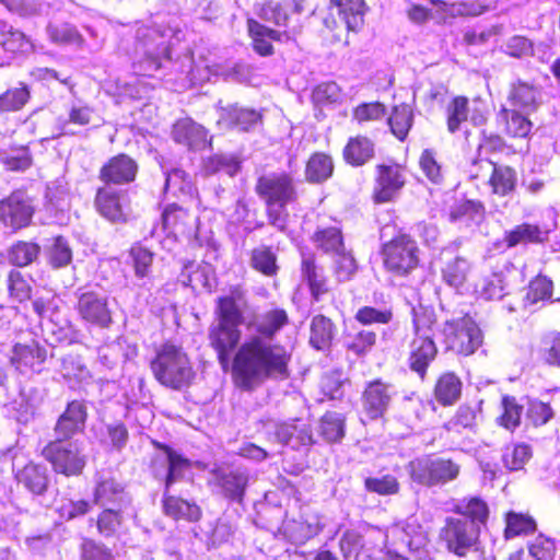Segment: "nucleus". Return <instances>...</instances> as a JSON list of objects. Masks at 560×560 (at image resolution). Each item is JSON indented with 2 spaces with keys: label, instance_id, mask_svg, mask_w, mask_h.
I'll use <instances>...</instances> for the list:
<instances>
[{
  "label": "nucleus",
  "instance_id": "34",
  "mask_svg": "<svg viewBox=\"0 0 560 560\" xmlns=\"http://www.w3.org/2000/svg\"><path fill=\"white\" fill-rule=\"evenodd\" d=\"M548 240V232L538 224L523 222L503 233L502 243L508 248L518 245L540 244Z\"/></svg>",
  "mask_w": 560,
  "mask_h": 560
},
{
  "label": "nucleus",
  "instance_id": "3",
  "mask_svg": "<svg viewBox=\"0 0 560 560\" xmlns=\"http://www.w3.org/2000/svg\"><path fill=\"white\" fill-rule=\"evenodd\" d=\"M436 316L424 307L412 308V336L407 341L406 364L410 373L421 382L429 378L432 365L439 357L435 341Z\"/></svg>",
  "mask_w": 560,
  "mask_h": 560
},
{
  "label": "nucleus",
  "instance_id": "13",
  "mask_svg": "<svg viewBox=\"0 0 560 560\" xmlns=\"http://www.w3.org/2000/svg\"><path fill=\"white\" fill-rule=\"evenodd\" d=\"M93 502L100 506H114L128 509L131 505V497L126 491L125 485L119 481L114 471L98 470L94 477Z\"/></svg>",
  "mask_w": 560,
  "mask_h": 560
},
{
  "label": "nucleus",
  "instance_id": "61",
  "mask_svg": "<svg viewBox=\"0 0 560 560\" xmlns=\"http://www.w3.org/2000/svg\"><path fill=\"white\" fill-rule=\"evenodd\" d=\"M10 12L23 18H32L46 11V3L40 0H0Z\"/></svg>",
  "mask_w": 560,
  "mask_h": 560
},
{
  "label": "nucleus",
  "instance_id": "56",
  "mask_svg": "<svg viewBox=\"0 0 560 560\" xmlns=\"http://www.w3.org/2000/svg\"><path fill=\"white\" fill-rule=\"evenodd\" d=\"M60 373L68 381L84 382L91 377L82 358L71 353L61 359Z\"/></svg>",
  "mask_w": 560,
  "mask_h": 560
},
{
  "label": "nucleus",
  "instance_id": "50",
  "mask_svg": "<svg viewBox=\"0 0 560 560\" xmlns=\"http://www.w3.org/2000/svg\"><path fill=\"white\" fill-rule=\"evenodd\" d=\"M470 271V264L464 257L456 256L448 260L441 269L443 281L450 287H462Z\"/></svg>",
  "mask_w": 560,
  "mask_h": 560
},
{
  "label": "nucleus",
  "instance_id": "5",
  "mask_svg": "<svg viewBox=\"0 0 560 560\" xmlns=\"http://www.w3.org/2000/svg\"><path fill=\"white\" fill-rule=\"evenodd\" d=\"M384 269L400 278L409 277L421 265V249L407 232H398L382 244L380 250Z\"/></svg>",
  "mask_w": 560,
  "mask_h": 560
},
{
  "label": "nucleus",
  "instance_id": "15",
  "mask_svg": "<svg viewBox=\"0 0 560 560\" xmlns=\"http://www.w3.org/2000/svg\"><path fill=\"white\" fill-rule=\"evenodd\" d=\"M47 359V351L37 341L30 343L16 342L12 346L9 364L20 375L40 373L42 365Z\"/></svg>",
  "mask_w": 560,
  "mask_h": 560
},
{
  "label": "nucleus",
  "instance_id": "4",
  "mask_svg": "<svg viewBox=\"0 0 560 560\" xmlns=\"http://www.w3.org/2000/svg\"><path fill=\"white\" fill-rule=\"evenodd\" d=\"M254 190L266 207L268 223L284 231L288 220L285 208L299 198L293 176L284 171L262 173L257 177Z\"/></svg>",
  "mask_w": 560,
  "mask_h": 560
},
{
  "label": "nucleus",
  "instance_id": "35",
  "mask_svg": "<svg viewBox=\"0 0 560 560\" xmlns=\"http://www.w3.org/2000/svg\"><path fill=\"white\" fill-rule=\"evenodd\" d=\"M335 172L332 156L327 152H313L305 162L304 178L308 184H323L330 179Z\"/></svg>",
  "mask_w": 560,
  "mask_h": 560
},
{
  "label": "nucleus",
  "instance_id": "64",
  "mask_svg": "<svg viewBox=\"0 0 560 560\" xmlns=\"http://www.w3.org/2000/svg\"><path fill=\"white\" fill-rule=\"evenodd\" d=\"M528 552L536 560H553L557 552L556 541L539 534L528 544Z\"/></svg>",
  "mask_w": 560,
  "mask_h": 560
},
{
  "label": "nucleus",
  "instance_id": "53",
  "mask_svg": "<svg viewBox=\"0 0 560 560\" xmlns=\"http://www.w3.org/2000/svg\"><path fill=\"white\" fill-rule=\"evenodd\" d=\"M262 116L259 112L250 108L233 106L226 110L225 120L231 127L242 131H248L258 122H261Z\"/></svg>",
  "mask_w": 560,
  "mask_h": 560
},
{
  "label": "nucleus",
  "instance_id": "33",
  "mask_svg": "<svg viewBox=\"0 0 560 560\" xmlns=\"http://www.w3.org/2000/svg\"><path fill=\"white\" fill-rule=\"evenodd\" d=\"M374 155L375 143L364 135L350 137L342 149L345 163L353 167L365 165Z\"/></svg>",
  "mask_w": 560,
  "mask_h": 560
},
{
  "label": "nucleus",
  "instance_id": "46",
  "mask_svg": "<svg viewBox=\"0 0 560 560\" xmlns=\"http://www.w3.org/2000/svg\"><path fill=\"white\" fill-rule=\"evenodd\" d=\"M40 254V246L35 242L18 241L8 249V260L16 267L33 264Z\"/></svg>",
  "mask_w": 560,
  "mask_h": 560
},
{
  "label": "nucleus",
  "instance_id": "31",
  "mask_svg": "<svg viewBox=\"0 0 560 560\" xmlns=\"http://www.w3.org/2000/svg\"><path fill=\"white\" fill-rule=\"evenodd\" d=\"M15 479L33 495H44L48 490L50 477L46 466L28 463L15 472Z\"/></svg>",
  "mask_w": 560,
  "mask_h": 560
},
{
  "label": "nucleus",
  "instance_id": "11",
  "mask_svg": "<svg viewBox=\"0 0 560 560\" xmlns=\"http://www.w3.org/2000/svg\"><path fill=\"white\" fill-rule=\"evenodd\" d=\"M34 213V202L23 190H15L0 200V224L12 232L27 228Z\"/></svg>",
  "mask_w": 560,
  "mask_h": 560
},
{
  "label": "nucleus",
  "instance_id": "51",
  "mask_svg": "<svg viewBox=\"0 0 560 560\" xmlns=\"http://www.w3.org/2000/svg\"><path fill=\"white\" fill-rule=\"evenodd\" d=\"M376 334L372 330L361 329L354 334H346L343 346L348 352L357 357H364L376 345Z\"/></svg>",
  "mask_w": 560,
  "mask_h": 560
},
{
  "label": "nucleus",
  "instance_id": "32",
  "mask_svg": "<svg viewBox=\"0 0 560 560\" xmlns=\"http://www.w3.org/2000/svg\"><path fill=\"white\" fill-rule=\"evenodd\" d=\"M538 97L539 90L534 83L516 80L509 86L508 102L513 106L512 109L526 114L535 112L539 105Z\"/></svg>",
  "mask_w": 560,
  "mask_h": 560
},
{
  "label": "nucleus",
  "instance_id": "49",
  "mask_svg": "<svg viewBox=\"0 0 560 560\" xmlns=\"http://www.w3.org/2000/svg\"><path fill=\"white\" fill-rule=\"evenodd\" d=\"M477 412L469 404L459 405L452 417L443 423V429L450 433H460L476 425Z\"/></svg>",
  "mask_w": 560,
  "mask_h": 560
},
{
  "label": "nucleus",
  "instance_id": "59",
  "mask_svg": "<svg viewBox=\"0 0 560 560\" xmlns=\"http://www.w3.org/2000/svg\"><path fill=\"white\" fill-rule=\"evenodd\" d=\"M533 451L527 443H516L512 447H506L502 460L504 466L512 471L521 470L532 458Z\"/></svg>",
  "mask_w": 560,
  "mask_h": 560
},
{
  "label": "nucleus",
  "instance_id": "62",
  "mask_svg": "<svg viewBox=\"0 0 560 560\" xmlns=\"http://www.w3.org/2000/svg\"><path fill=\"white\" fill-rule=\"evenodd\" d=\"M526 421L528 424L538 428L548 423L555 416L550 404L541 400H530L526 408Z\"/></svg>",
  "mask_w": 560,
  "mask_h": 560
},
{
  "label": "nucleus",
  "instance_id": "47",
  "mask_svg": "<svg viewBox=\"0 0 560 560\" xmlns=\"http://www.w3.org/2000/svg\"><path fill=\"white\" fill-rule=\"evenodd\" d=\"M486 215V207L480 200L462 199L454 203L448 211L450 222L462 220H482Z\"/></svg>",
  "mask_w": 560,
  "mask_h": 560
},
{
  "label": "nucleus",
  "instance_id": "38",
  "mask_svg": "<svg viewBox=\"0 0 560 560\" xmlns=\"http://www.w3.org/2000/svg\"><path fill=\"white\" fill-rule=\"evenodd\" d=\"M503 537L509 540L520 536H528L537 530V522L529 513L508 511L503 515Z\"/></svg>",
  "mask_w": 560,
  "mask_h": 560
},
{
  "label": "nucleus",
  "instance_id": "14",
  "mask_svg": "<svg viewBox=\"0 0 560 560\" xmlns=\"http://www.w3.org/2000/svg\"><path fill=\"white\" fill-rule=\"evenodd\" d=\"M393 393L389 383L382 378L370 381L361 394V405L370 421L384 418L392 404Z\"/></svg>",
  "mask_w": 560,
  "mask_h": 560
},
{
  "label": "nucleus",
  "instance_id": "9",
  "mask_svg": "<svg viewBox=\"0 0 560 560\" xmlns=\"http://www.w3.org/2000/svg\"><path fill=\"white\" fill-rule=\"evenodd\" d=\"M42 455L55 472L67 477L81 475L86 465L83 444L78 440L55 439L43 448Z\"/></svg>",
  "mask_w": 560,
  "mask_h": 560
},
{
  "label": "nucleus",
  "instance_id": "10",
  "mask_svg": "<svg viewBox=\"0 0 560 560\" xmlns=\"http://www.w3.org/2000/svg\"><path fill=\"white\" fill-rule=\"evenodd\" d=\"M481 532L460 517L447 516L440 528L439 538L446 550L459 558L480 550Z\"/></svg>",
  "mask_w": 560,
  "mask_h": 560
},
{
  "label": "nucleus",
  "instance_id": "1",
  "mask_svg": "<svg viewBox=\"0 0 560 560\" xmlns=\"http://www.w3.org/2000/svg\"><path fill=\"white\" fill-rule=\"evenodd\" d=\"M290 323L288 312L272 307L255 325L256 335L246 338L231 361V378L243 392H253L267 380L284 381L291 375L292 352L280 343H269Z\"/></svg>",
  "mask_w": 560,
  "mask_h": 560
},
{
  "label": "nucleus",
  "instance_id": "17",
  "mask_svg": "<svg viewBox=\"0 0 560 560\" xmlns=\"http://www.w3.org/2000/svg\"><path fill=\"white\" fill-rule=\"evenodd\" d=\"M246 26L252 48L260 57H270L275 54L272 42H283L292 38L287 30L279 31L269 27L254 18L246 20Z\"/></svg>",
  "mask_w": 560,
  "mask_h": 560
},
{
  "label": "nucleus",
  "instance_id": "21",
  "mask_svg": "<svg viewBox=\"0 0 560 560\" xmlns=\"http://www.w3.org/2000/svg\"><path fill=\"white\" fill-rule=\"evenodd\" d=\"M463 388V381L456 372L443 371L434 381L432 396L439 406L450 408L460 400Z\"/></svg>",
  "mask_w": 560,
  "mask_h": 560
},
{
  "label": "nucleus",
  "instance_id": "43",
  "mask_svg": "<svg viewBox=\"0 0 560 560\" xmlns=\"http://www.w3.org/2000/svg\"><path fill=\"white\" fill-rule=\"evenodd\" d=\"M469 119V98L465 95L453 96L445 108L447 131L455 133Z\"/></svg>",
  "mask_w": 560,
  "mask_h": 560
},
{
  "label": "nucleus",
  "instance_id": "20",
  "mask_svg": "<svg viewBox=\"0 0 560 560\" xmlns=\"http://www.w3.org/2000/svg\"><path fill=\"white\" fill-rule=\"evenodd\" d=\"M126 195L110 187L97 189L95 207L97 212L112 222H125L128 217Z\"/></svg>",
  "mask_w": 560,
  "mask_h": 560
},
{
  "label": "nucleus",
  "instance_id": "12",
  "mask_svg": "<svg viewBox=\"0 0 560 560\" xmlns=\"http://www.w3.org/2000/svg\"><path fill=\"white\" fill-rule=\"evenodd\" d=\"M75 310L85 323L105 329L113 323L112 311L108 306V298L92 289H79L75 292Z\"/></svg>",
  "mask_w": 560,
  "mask_h": 560
},
{
  "label": "nucleus",
  "instance_id": "41",
  "mask_svg": "<svg viewBox=\"0 0 560 560\" xmlns=\"http://www.w3.org/2000/svg\"><path fill=\"white\" fill-rule=\"evenodd\" d=\"M338 9L339 16L345 21L348 31L358 32L364 24V0H330Z\"/></svg>",
  "mask_w": 560,
  "mask_h": 560
},
{
  "label": "nucleus",
  "instance_id": "60",
  "mask_svg": "<svg viewBox=\"0 0 560 560\" xmlns=\"http://www.w3.org/2000/svg\"><path fill=\"white\" fill-rule=\"evenodd\" d=\"M385 115L386 106L381 102L361 103L352 109V120L358 125L381 120Z\"/></svg>",
  "mask_w": 560,
  "mask_h": 560
},
{
  "label": "nucleus",
  "instance_id": "22",
  "mask_svg": "<svg viewBox=\"0 0 560 560\" xmlns=\"http://www.w3.org/2000/svg\"><path fill=\"white\" fill-rule=\"evenodd\" d=\"M138 164L127 154H118L108 160L100 170V179L106 184L122 185L135 180Z\"/></svg>",
  "mask_w": 560,
  "mask_h": 560
},
{
  "label": "nucleus",
  "instance_id": "57",
  "mask_svg": "<svg viewBox=\"0 0 560 560\" xmlns=\"http://www.w3.org/2000/svg\"><path fill=\"white\" fill-rule=\"evenodd\" d=\"M506 152L509 154H514L515 150L511 144L506 142L503 136L493 132L486 131L481 132L480 141L478 144V153H485L488 155H497L500 153Z\"/></svg>",
  "mask_w": 560,
  "mask_h": 560
},
{
  "label": "nucleus",
  "instance_id": "58",
  "mask_svg": "<svg viewBox=\"0 0 560 560\" xmlns=\"http://www.w3.org/2000/svg\"><path fill=\"white\" fill-rule=\"evenodd\" d=\"M7 285L9 296L13 301L23 303L31 299V283L21 271L11 269L7 277Z\"/></svg>",
  "mask_w": 560,
  "mask_h": 560
},
{
  "label": "nucleus",
  "instance_id": "8",
  "mask_svg": "<svg viewBox=\"0 0 560 560\" xmlns=\"http://www.w3.org/2000/svg\"><path fill=\"white\" fill-rule=\"evenodd\" d=\"M446 352L457 357H470L482 346L483 332L469 316L447 320L443 330Z\"/></svg>",
  "mask_w": 560,
  "mask_h": 560
},
{
  "label": "nucleus",
  "instance_id": "42",
  "mask_svg": "<svg viewBox=\"0 0 560 560\" xmlns=\"http://www.w3.org/2000/svg\"><path fill=\"white\" fill-rule=\"evenodd\" d=\"M553 295V282L545 275H537L528 282L523 303L525 306H534L539 303L551 302Z\"/></svg>",
  "mask_w": 560,
  "mask_h": 560
},
{
  "label": "nucleus",
  "instance_id": "7",
  "mask_svg": "<svg viewBox=\"0 0 560 560\" xmlns=\"http://www.w3.org/2000/svg\"><path fill=\"white\" fill-rule=\"evenodd\" d=\"M408 183V168L404 163L387 160L375 164L371 200L374 205L395 202Z\"/></svg>",
  "mask_w": 560,
  "mask_h": 560
},
{
  "label": "nucleus",
  "instance_id": "18",
  "mask_svg": "<svg viewBox=\"0 0 560 560\" xmlns=\"http://www.w3.org/2000/svg\"><path fill=\"white\" fill-rule=\"evenodd\" d=\"M86 418L85 404L81 400L70 401L55 424L56 439L71 440L75 434L83 432Z\"/></svg>",
  "mask_w": 560,
  "mask_h": 560
},
{
  "label": "nucleus",
  "instance_id": "26",
  "mask_svg": "<svg viewBox=\"0 0 560 560\" xmlns=\"http://www.w3.org/2000/svg\"><path fill=\"white\" fill-rule=\"evenodd\" d=\"M214 483L218 486L223 495L232 501L242 502L248 485V476L240 469L225 470L221 467L212 469Z\"/></svg>",
  "mask_w": 560,
  "mask_h": 560
},
{
  "label": "nucleus",
  "instance_id": "29",
  "mask_svg": "<svg viewBox=\"0 0 560 560\" xmlns=\"http://www.w3.org/2000/svg\"><path fill=\"white\" fill-rule=\"evenodd\" d=\"M337 334V326L331 318L324 314H316L310 323V346L323 352L331 350Z\"/></svg>",
  "mask_w": 560,
  "mask_h": 560
},
{
  "label": "nucleus",
  "instance_id": "52",
  "mask_svg": "<svg viewBox=\"0 0 560 560\" xmlns=\"http://www.w3.org/2000/svg\"><path fill=\"white\" fill-rule=\"evenodd\" d=\"M127 509L107 506L97 516L96 526L103 537H113L118 534L124 523V513Z\"/></svg>",
  "mask_w": 560,
  "mask_h": 560
},
{
  "label": "nucleus",
  "instance_id": "19",
  "mask_svg": "<svg viewBox=\"0 0 560 560\" xmlns=\"http://www.w3.org/2000/svg\"><path fill=\"white\" fill-rule=\"evenodd\" d=\"M161 452L152 459V471L155 478L165 480L166 492L163 499V511L167 516L175 517V499L168 494V488L175 474V454L167 446H160Z\"/></svg>",
  "mask_w": 560,
  "mask_h": 560
},
{
  "label": "nucleus",
  "instance_id": "30",
  "mask_svg": "<svg viewBox=\"0 0 560 560\" xmlns=\"http://www.w3.org/2000/svg\"><path fill=\"white\" fill-rule=\"evenodd\" d=\"M317 435L326 444H339L346 436L347 417L346 415L335 411H325L317 421Z\"/></svg>",
  "mask_w": 560,
  "mask_h": 560
},
{
  "label": "nucleus",
  "instance_id": "24",
  "mask_svg": "<svg viewBox=\"0 0 560 560\" xmlns=\"http://www.w3.org/2000/svg\"><path fill=\"white\" fill-rule=\"evenodd\" d=\"M495 124L511 139H527L533 129V121L526 115L505 106L495 114Z\"/></svg>",
  "mask_w": 560,
  "mask_h": 560
},
{
  "label": "nucleus",
  "instance_id": "28",
  "mask_svg": "<svg viewBox=\"0 0 560 560\" xmlns=\"http://www.w3.org/2000/svg\"><path fill=\"white\" fill-rule=\"evenodd\" d=\"M275 438L282 445L293 447L312 446L316 443L313 430L308 424H298V419L280 422L275 428Z\"/></svg>",
  "mask_w": 560,
  "mask_h": 560
},
{
  "label": "nucleus",
  "instance_id": "48",
  "mask_svg": "<svg viewBox=\"0 0 560 560\" xmlns=\"http://www.w3.org/2000/svg\"><path fill=\"white\" fill-rule=\"evenodd\" d=\"M502 412L498 417V424L511 432H514L521 424L522 415L524 411L516 397L503 395L501 398Z\"/></svg>",
  "mask_w": 560,
  "mask_h": 560
},
{
  "label": "nucleus",
  "instance_id": "6",
  "mask_svg": "<svg viewBox=\"0 0 560 560\" xmlns=\"http://www.w3.org/2000/svg\"><path fill=\"white\" fill-rule=\"evenodd\" d=\"M407 471L413 483L432 488L455 481L460 475L462 465L452 457L427 454L411 459Z\"/></svg>",
  "mask_w": 560,
  "mask_h": 560
},
{
  "label": "nucleus",
  "instance_id": "25",
  "mask_svg": "<svg viewBox=\"0 0 560 560\" xmlns=\"http://www.w3.org/2000/svg\"><path fill=\"white\" fill-rule=\"evenodd\" d=\"M491 172L487 180L492 195L499 198L512 196L517 189V172L508 164H502L497 161L489 160Z\"/></svg>",
  "mask_w": 560,
  "mask_h": 560
},
{
  "label": "nucleus",
  "instance_id": "45",
  "mask_svg": "<svg viewBox=\"0 0 560 560\" xmlns=\"http://www.w3.org/2000/svg\"><path fill=\"white\" fill-rule=\"evenodd\" d=\"M0 32L3 37L1 45L4 50L12 54H27L33 50V43L23 32L2 21H0Z\"/></svg>",
  "mask_w": 560,
  "mask_h": 560
},
{
  "label": "nucleus",
  "instance_id": "39",
  "mask_svg": "<svg viewBox=\"0 0 560 560\" xmlns=\"http://www.w3.org/2000/svg\"><path fill=\"white\" fill-rule=\"evenodd\" d=\"M249 265L254 271L266 278L277 277L280 270L277 253L269 245L253 248L249 253Z\"/></svg>",
  "mask_w": 560,
  "mask_h": 560
},
{
  "label": "nucleus",
  "instance_id": "16",
  "mask_svg": "<svg viewBox=\"0 0 560 560\" xmlns=\"http://www.w3.org/2000/svg\"><path fill=\"white\" fill-rule=\"evenodd\" d=\"M305 4L300 0H265L256 9L257 16L277 27L287 28L294 15H300Z\"/></svg>",
  "mask_w": 560,
  "mask_h": 560
},
{
  "label": "nucleus",
  "instance_id": "40",
  "mask_svg": "<svg viewBox=\"0 0 560 560\" xmlns=\"http://www.w3.org/2000/svg\"><path fill=\"white\" fill-rule=\"evenodd\" d=\"M311 240L315 247L326 255H335L346 247L343 232L339 226L318 228Z\"/></svg>",
  "mask_w": 560,
  "mask_h": 560
},
{
  "label": "nucleus",
  "instance_id": "27",
  "mask_svg": "<svg viewBox=\"0 0 560 560\" xmlns=\"http://www.w3.org/2000/svg\"><path fill=\"white\" fill-rule=\"evenodd\" d=\"M301 273L314 301L318 302L323 295L330 291L329 278L324 267L318 265L314 255L304 257L301 260Z\"/></svg>",
  "mask_w": 560,
  "mask_h": 560
},
{
  "label": "nucleus",
  "instance_id": "63",
  "mask_svg": "<svg viewBox=\"0 0 560 560\" xmlns=\"http://www.w3.org/2000/svg\"><path fill=\"white\" fill-rule=\"evenodd\" d=\"M72 260V250L68 241L57 236L48 250V261L55 269L68 266Z\"/></svg>",
  "mask_w": 560,
  "mask_h": 560
},
{
  "label": "nucleus",
  "instance_id": "2",
  "mask_svg": "<svg viewBox=\"0 0 560 560\" xmlns=\"http://www.w3.org/2000/svg\"><path fill=\"white\" fill-rule=\"evenodd\" d=\"M244 299V289L236 284L229 288L228 294L215 300L217 323L209 327L208 340L223 369L229 364L231 354H235L241 346L240 326L244 323V314L238 303Z\"/></svg>",
  "mask_w": 560,
  "mask_h": 560
},
{
  "label": "nucleus",
  "instance_id": "37",
  "mask_svg": "<svg viewBox=\"0 0 560 560\" xmlns=\"http://www.w3.org/2000/svg\"><path fill=\"white\" fill-rule=\"evenodd\" d=\"M177 142L192 151L205 150L210 143L207 130L189 118L177 121Z\"/></svg>",
  "mask_w": 560,
  "mask_h": 560
},
{
  "label": "nucleus",
  "instance_id": "44",
  "mask_svg": "<svg viewBox=\"0 0 560 560\" xmlns=\"http://www.w3.org/2000/svg\"><path fill=\"white\" fill-rule=\"evenodd\" d=\"M413 125V110L410 105L401 103L392 108L388 117V126L392 133L399 140L407 139Z\"/></svg>",
  "mask_w": 560,
  "mask_h": 560
},
{
  "label": "nucleus",
  "instance_id": "55",
  "mask_svg": "<svg viewBox=\"0 0 560 560\" xmlns=\"http://www.w3.org/2000/svg\"><path fill=\"white\" fill-rule=\"evenodd\" d=\"M364 489L368 492L378 495H396L400 491V482L397 477L386 474L378 477H366L364 479Z\"/></svg>",
  "mask_w": 560,
  "mask_h": 560
},
{
  "label": "nucleus",
  "instance_id": "54",
  "mask_svg": "<svg viewBox=\"0 0 560 560\" xmlns=\"http://www.w3.org/2000/svg\"><path fill=\"white\" fill-rule=\"evenodd\" d=\"M30 97L31 93L25 84L21 83L20 86L8 89L0 94V114L22 109Z\"/></svg>",
  "mask_w": 560,
  "mask_h": 560
},
{
  "label": "nucleus",
  "instance_id": "23",
  "mask_svg": "<svg viewBox=\"0 0 560 560\" xmlns=\"http://www.w3.org/2000/svg\"><path fill=\"white\" fill-rule=\"evenodd\" d=\"M451 511L480 532L487 527L491 513L489 503L480 495L464 497L453 504Z\"/></svg>",
  "mask_w": 560,
  "mask_h": 560
},
{
  "label": "nucleus",
  "instance_id": "36",
  "mask_svg": "<svg viewBox=\"0 0 560 560\" xmlns=\"http://www.w3.org/2000/svg\"><path fill=\"white\" fill-rule=\"evenodd\" d=\"M155 378L164 386L175 388V346L165 343L151 363Z\"/></svg>",
  "mask_w": 560,
  "mask_h": 560
}]
</instances>
